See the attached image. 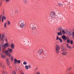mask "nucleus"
<instances>
[{
	"mask_svg": "<svg viewBox=\"0 0 74 74\" xmlns=\"http://www.w3.org/2000/svg\"><path fill=\"white\" fill-rule=\"evenodd\" d=\"M49 15L51 18H55L56 17L55 12L53 11L51 12L50 13Z\"/></svg>",
	"mask_w": 74,
	"mask_h": 74,
	"instance_id": "1",
	"label": "nucleus"
},
{
	"mask_svg": "<svg viewBox=\"0 0 74 74\" xmlns=\"http://www.w3.org/2000/svg\"><path fill=\"white\" fill-rule=\"evenodd\" d=\"M55 49H56V53H59V51L60 50V46L57 45H56L55 46Z\"/></svg>",
	"mask_w": 74,
	"mask_h": 74,
	"instance_id": "2",
	"label": "nucleus"
},
{
	"mask_svg": "<svg viewBox=\"0 0 74 74\" xmlns=\"http://www.w3.org/2000/svg\"><path fill=\"white\" fill-rule=\"evenodd\" d=\"M9 46V44L8 43H6L3 46V48H2V51H4V50L7 48V47H8Z\"/></svg>",
	"mask_w": 74,
	"mask_h": 74,
	"instance_id": "3",
	"label": "nucleus"
},
{
	"mask_svg": "<svg viewBox=\"0 0 74 74\" xmlns=\"http://www.w3.org/2000/svg\"><path fill=\"white\" fill-rule=\"evenodd\" d=\"M20 22L21 23L20 25V27L21 28H23L25 26V24L23 22V21H21ZM23 22V23H22Z\"/></svg>",
	"mask_w": 74,
	"mask_h": 74,
	"instance_id": "4",
	"label": "nucleus"
},
{
	"mask_svg": "<svg viewBox=\"0 0 74 74\" xmlns=\"http://www.w3.org/2000/svg\"><path fill=\"white\" fill-rule=\"evenodd\" d=\"M5 37V34H3L1 35V37L0 39V40L1 41H4V38Z\"/></svg>",
	"mask_w": 74,
	"mask_h": 74,
	"instance_id": "5",
	"label": "nucleus"
},
{
	"mask_svg": "<svg viewBox=\"0 0 74 74\" xmlns=\"http://www.w3.org/2000/svg\"><path fill=\"white\" fill-rule=\"evenodd\" d=\"M58 30L59 31H60V32H58L57 33L58 36H60V35L61 36L62 35V32L61 31L63 30L62 28H59L58 29Z\"/></svg>",
	"mask_w": 74,
	"mask_h": 74,
	"instance_id": "6",
	"label": "nucleus"
},
{
	"mask_svg": "<svg viewBox=\"0 0 74 74\" xmlns=\"http://www.w3.org/2000/svg\"><path fill=\"white\" fill-rule=\"evenodd\" d=\"M21 63V60H17L16 58L14 59V64H16L17 63Z\"/></svg>",
	"mask_w": 74,
	"mask_h": 74,
	"instance_id": "7",
	"label": "nucleus"
},
{
	"mask_svg": "<svg viewBox=\"0 0 74 74\" xmlns=\"http://www.w3.org/2000/svg\"><path fill=\"white\" fill-rule=\"evenodd\" d=\"M44 52V51H43V49H40L38 51V53L39 55H41L42 53H43V52Z\"/></svg>",
	"mask_w": 74,
	"mask_h": 74,
	"instance_id": "8",
	"label": "nucleus"
},
{
	"mask_svg": "<svg viewBox=\"0 0 74 74\" xmlns=\"http://www.w3.org/2000/svg\"><path fill=\"white\" fill-rule=\"evenodd\" d=\"M25 67L26 70H28L29 69H31V66L30 65H29L28 66L25 65Z\"/></svg>",
	"mask_w": 74,
	"mask_h": 74,
	"instance_id": "9",
	"label": "nucleus"
},
{
	"mask_svg": "<svg viewBox=\"0 0 74 74\" xmlns=\"http://www.w3.org/2000/svg\"><path fill=\"white\" fill-rule=\"evenodd\" d=\"M6 60L7 63V65H8V66H10V62H9V61H8V60H9L8 59H6Z\"/></svg>",
	"mask_w": 74,
	"mask_h": 74,
	"instance_id": "10",
	"label": "nucleus"
},
{
	"mask_svg": "<svg viewBox=\"0 0 74 74\" xmlns=\"http://www.w3.org/2000/svg\"><path fill=\"white\" fill-rule=\"evenodd\" d=\"M62 55L66 56V55H67V52H63L62 53Z\"/></svg>",
	"mask_w": 74,
	"mask_h": 74,
	"instance_id": "11",
	"label": "nucleus"
},
{
	"mask_svg": "<svg viewBox=\"0 0 74 74\" xmlns=\"http://www.w3.org/2000/svg\"><path fill=\"white\" fill-rule=\"evenodd\" d=\"M4 50L3 51V52L5 53V55H7L9 53H8V50H6L5 51H4Z\"/></svg>",
	"mask_w": 74,
	"mask_h": 74,
	"instance_id": "12",
	"label": "nucleus"
},
{
	"mask_svg": "<svg viewBox=\"0 0 74 74\" xmlns=\"http://www.w3.org/2000/svg\"><path fill=\"white\" fill-rule=\"evenodd\" d=\"M10 47H11V48H12V49H14V47H15L14 44L13 43H12L11 44Z\"/></svg>",
	"mask_w": 74,
	"mask_h": 74,
	"instance_id": "13",
	"label": "nucleus"
},
{
	"mask_svg": "<svg viewBox=\"0 0 74 74\" xmlns=\"http://www.w3.org/2000/svg\"><path fill=\"white\" fill-rule=\"evenodd\" d=\"M4 19L5 20L6 19V18L4 16H3L2 18V22H3L4 21Z\"/></svg>",
	"mask_w": 74,
	"mask_h": 74,
	"instance_id": "14",
	"label": "nucleus"
},
{
	"mask_svg": "<svg viewBox=\"0 0 74 74\" xmlns=\"http://www.w3.org/2000/svg\"><path fill=\"white\" fill-rule=\"evenodd\" d=\"M62 39H63V40H67V38H66V36L64 35H63L62 36Z\"/></svg>",
	"mask_w": 74,
	"mask_h": 74,
	"instance_id": "15",
	"label": "nucleus"
},
{
	"mask_svg": "<svg viewBox=\"0 0 74 74\" xmlns=\"http://www.w3.org/2000/svg\"><path fill=\"white\" fill-rule=\"evenodd\" d=\"M8 51L10 53H12V49H8Z\"/></svg>",
	"mask_w": 74,
	"mask_h": 74,
	"instance_id": "16",
	"label": "nucleus"
},
{
	"mask_svg": "<svg viewBox=\"0 0 74 74\" xmlns=\"http://www.w3.org/2000/svg\"><path fill=\"white\" fill-rule=\"evenodd\" d=\"M7 22H5L4 23V27H5V28H7Z\"/></svg>",
	"mask_w": 74,
	"mask_h": 74,
	"instance_id": "17",
	"label": "nucleus"
},
{
	"mask_svg": "<svg viewBox=\"0 0 74 74\" xmlns=\"http://www.w3.org/2000/svg\"><path fill=\"white\" fill-rule=\"evenodd\" d=\"M66 46L67 48H69V49H71V47H70V46L69 45V44H66Z\"/></svg>",
	"mask_w": 74,
	"mask_h": 74,
	"instance_id": "18",
	"label": "nucleus"
},
{
	"mask_svg": "<svg viewBox=\"0 0 74 74\" xmlns=\"http://www.w3.org/2000/svg\"><path fill=\"white\" fill-rule=\"evenodd\" d=\"M2 74H7V72L6 71H3L2 72Z\"/></svg>",
	"mask_w": 74,
	"mask_h": 74,
	"instance_id": "19",
	"label": "nucleus"
},
{
	"mask_svg": "<svg viewBox=\"0 0 74 74\" xmlns=\"http://www.w3.org/2000/svg\"><path fill=\"white\" fill-rule=\"evenodd\" d=\"M12 74H16V71H13L12 73Z\"/></svg>",
	"mask_w": 74,
	"mask_h": 74,
	"instance_id": "20",
	"label": "nucleus"
},
{
	"mask_svg": "<svg viewBox=\"0 0 74 74\" xmlns=\"http://www.w3.org/2000/svg\"><path fill=\"white\" fill-rule=\"evenodd\" d=\"M1 57L2 58H3V59H5V58H6V56L4 55H2L1 56Z\"/></svg>",
	"mask_w": 74,
	"mask_h": 74,
	"instance_id": "21",
	"label": "nucleus"
},
{
	"mask_svg": "<svg viewBox=\"0 0 74 74\" xmlns=\"http://www.w3.org/2000/svg\"><path fill=\"white\" fill-rule=\"evenodd\" d=\"M1 66L3 68H4V69H5V66L4 65L2 64H1Z\"/></svg>",
	"mask_w": 74,
	"mask_h": 74,
	"instance_id": "22",
	"label": "nucleus"
},
{
	"mask_svg": "<svg viewBox=\"0 0 74 74\" xmlns=\"http://www.w3.org/2000/svg\"><path fill=\"white\" fill-rule=\"evenodd\" d=\"M23 64L24 65H26L27 64V62L25 61L24 62H23Z\"/></svg>",
	"mask_w": 74,
	"mask_h": 74,
	"instance_id": "23",
	"label": "nucleus"
},
{
	"mask_svg": "<svg viewBox=\"0 0 74 74\" xmlns=\"http://www.w3.org/2000/svg\"><path fill=\"white\" fill-rule=\"evenodd\" d=\"M62 51H63V52L64 51H67V50H66V49L64 48L62 49Z\"/></svg>",
	"mask_w": 74,
	"mask_h": 74,
	"instance_id": "24",
	"label": "nucleus"
},
{
	"mask_svg": "<svg viewBox=\"0 0 74 74\" xmlns=\"http://www.w3.org/2000/svg\"><path fill=\"white\" fill-rule=\"evenodd\" d=\"M70 40L69 39H67V42L69 43H70Z\"/></svg>",
	"mask_w": 74,
	"mask_h": 74,
	"instance_id": "25",
	"label": "nucleus"
},
{
	"mask_svg": "<svg viewBox=\"0 0 74 74\" xmlns=\"http://www.w3.org/2000/svg\"><path fill=\"white\" fill-rule=\"evenodd\" d=\"M10 59H11L12 61H13V60H14V59L13 58V56H11Z\"/></svg>",
	"mask_w": 74,
	"mask_h": 74,
	"instance_id": "26",
	"label": "nucleus"
},
{
	"mask_svg": "<svg viewBox=\"0 0 74 74\" xmlns=\"http://www.w3.org/2000/svg\"><path fill=\"white\" fill-rule=\"evenodd\" d=\"M70 42L71 44L72 45V44H73V40H71Z\"/></svg>",
	"mask_w": 74,
	"mask_h": 74,
	"instance_id": "27",
	"label": "nucleus"
},
{
	"mask_svg": "<svg viewBox=\"0 0 74 74\" xmlns=\"http://www.w3.org/2000/svg\"><path fill=\"white\" fill-rule=\"evenodd\" d=\"M8 21V25H10V24H11L10 23V22L8 21Z\"/></svg>",
	"mask_w": 74,
	"mask_h": 74,
	"instance_id": "28",
	"label": "nucleus"
},
{
	"mask_svg": "<svg viewBox=\"0 0 74 74\" xmlns=\"http://www.w3.org/2000/svg\"><path fill=\"white\" fill-rule=\"evenodd\" d=\"M7 55H8L9 57H11V54L10 53H8Z\"/></svg>",
	"mask_w": 74,
	"mask_h": 74,
	"instance_id": "29",
	"label": "nucleus"
},
{
	"mask_svg": "<svg viewBox=\"0 0 74 74\" xmlns=\"http://www.w3.org/2000/svg\"><path fill=\"white\" fill-rule=\"evenodd\" d=\"M32 29L33 30H34L35 29H36V27L35 26V27H32Z\"/></svg>",
	"mask_w": 74,
	"mask_h": 74,
	"instance_id": "30",
	"label": "nucleus"
},
{
	"mask_svg": "<svg viewBox=\"0 0 74 74\" xmlns=\"http://www.w3.org/2000/svg\"><path fill=\"white\" fill-rule=\"evenodd\" d=\"M60 38H59V36H57V38L56 39V40H59Z\"/></svg>",
	"mask_w": 74,
	"mask_h": 74,
	"instance_id": "31",
	"label": "nucleus"
},
{
	"mask_svg": "<svg viewBox=\"0 0 74 74\" xmlns=\"http://www.w3.org/2000/svg\"><path fill=\"white\" fill-rule=\"evenodd\" d=\"M59 40L60 41V42H62V39L60 38V39H59Z\"/></svg>",
	"mask_w": 74,
	"mask_h": 74,
	"instance_id": "32",
	"label": "nucleus"
},
{
	"mask_svg": "<svg viewBox=\"0 0 74 74\" xmlns=\"http://www.w3.org/2000/svg\"><path fill=\"white\" fill-rule=\"evenodd\" d=\"M62 33L63 34H65V32L63 30L62 31Z\"/></svg>",
	"mask_w": 74,
	"mask_h": 74,
	"instance_id": "33",
	"label": "nucleus"
},
{
	"mask_svg": "<svg viewBox=\"0 0 74 74\" xmlns=\"http://www.w3.org/2000/svg\"><path fill=\"white\" fill-rule=\"evenodd\" d=\"M5 41L6 42H8V39H7V38H6L5 39Z\"/></svg>",
	"mask_w": 74,
	"mask_h": 74,
	"instance_id": "34",
	"label": "nucleus"
},
{
	"mask_svg": "<svg viewBox=\"0 0 74 74\" xmlns=\"http://www.w3.org/2000/svg\"><path fill=\"white\" fill-rule=\"evenodd\" d=\"M3 44H4V42H2L1 43V46H2V48H3V45H3Z\"/></svg>",
	"mask_w": 74,
	"mask_h": 74,
	"instance_id": "35",
	"label": "nucleus"
},
{
	"mask_svg": "<svg viewBox=\"0 0 74 74\" xmlns=\"http://www.w3.org/2000/svg\"><path fill=\"white\" fill-rule=\"evenodd\" d=\"M15 12L16 14H17V13H18V10H16V11H15Z\"/></svg>",
	"mask_w": 74,
	"mask_h": 74,
	"instance_id": "36",
	"label": "nucleus"
},
{
	"mask_svg": "<svg viewBox=\"0 0 74 74\" xmlns=\"http://www.w3.org/2000/svg\"><path fill=\"white\" fill-rule=\"evenodd\" d=\"M24 2L25 3H27V1L26 0H24Z\"/></svg>",
	"mask_w": 74,
	"mask_h": 74,
	"instance_id": "37",
	"label": "nucleus"
},
{
	"mask_svg": "<svg viewBox=\"0 0 74 74\" xmlns=\"http://www.w3.org/2000/svg\"><path fill=\"white\" fill-rule=\"evenodd\" d=\"M58 5H59V6H60H60H61V3H58Z\"/></svg>",
	"mask_w": 74,
	"mask_h": 74,
	"instance_id": "38",
	"label": "nucleus"
},
{
	"mask_svg": "<svg viewBox=\"0 0 74 74\" xmlns=\"http://www.w3.org/2000/svg\"><path fill=\"white\" fill-rule=\"evenodd\" d=\"M2 16V15H1V16H0V22H1V21H0V20H1V18Z\"/></svg>",
	"mask_w": 74,
	"mask_h": 74,
	"instance_id": "39",
	"label": "nucleus"
},
{
	"mask_svg": "<svg viewBox=\"0 0 74 74\" xmlns=\"http://www.w3.org/2000/svg\"><path fill=\"white\" fill-rule=\"evenodd\" d=\"M6 2H8L10 1V0H6Z\"/></svg>",
	"mask_w": 74,
	"mask_h": 74,
	"instance_id": "40",
	"label": "nucleus"
},
{
	"mask_svg": "<svg viewBox=\"0 0 74 74\" xmlns=\"http://www.w3.org/2000/svg\"><path fill=\"white\" fill-rule=\"evenodd\" d=\"M20 74H25V73H24L22 72H21Z\"/></svg>",
	"mask_w": 74,
	"mask_h": 74,
	"instance_id": "41",
	"label": "nucleus"
},
{
	"mask_svg": "<svg viewBox=\"0 0 74 74\" xmlns=\"http://www.w3.org/2000/svg\"><path fill=\"white\" fill-rule=\"evenodd\" d=\"M71 69V68H68V70H70Z\"/></svg>",
	"mask_w": 74,
	"mask_h": 74,
	"instance_id": "42",
	"label": "nucleus"
},
{
	"mask_svg": "<svg viewBox=\"0 0 74 74\" xmlns=\"http://www.w3.org/2000/svg\"><path fill=\"white\" fill-rule=\"evenodd\" d=\"M1 34H0V39L1 38Z\"/></svg>",
	"mask_w": 74,
	"mask_h": 74,
	"instance_id": "43",
	"label": "nucleus"
},
{
	"mask_svg": "<svg viewBox=\"0 0 74 74\" xmlns=\"http://www.w3.org/2000/svg\"><path fill=\"white\" fill-rule=\"evenodd\" d=\"M0 64V67H1V64Z\"/></svg>",
	"mask_w": 74,
	"mask_h": 74,
	"instance_id": "44",
	"label": "nucleus"
},
{
	"mask_svg": "<svg viewBox=\"0 0 74 74\" xmlns=\"http://www.w3.org/2000/svg\"><path fill=\"white\" fill-rule=\"evenodd\" d=\"M1 47H0V51H1Z\"/></svg>",
	"mask_w": 74,
	"mask_h": 74,
	"instance_id": "45",
	"label": "nucleus"
},
{
	"mask_svg": "<svg viewBox=\"0 0 74 74\" xmlns=\"http://www.w3.org/2000/svg\"><path fill=\"white\" fill-rule=\"evenodd\" d=\"M10 68H11V67H11V66H10Z\"/></svg>",
	"mask_w": 74,
	"mask_h": 74,
	"instance_id": "46",
	"label": "nucleus"
}]
</instances>
